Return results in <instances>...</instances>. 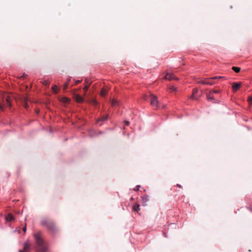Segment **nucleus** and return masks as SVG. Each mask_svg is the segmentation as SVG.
<instances>
[{
    "label": "nucleus",
    "instance_id": "nucleus-1",
    "mask_svg": "<svg viewBox=\"0 0 252 252\" xmlns=\"http://www.w3.org/2000/svg\"><path fill=\"white\" fill-rule=\"evenodd\" d=\"M33 236L35 242V252H46L47 244L42 233L39 231H37L33 233Z\"/></svg>",
    "mask_w": 252,
    "mask_h": 252
},
{
    "label": "nucleus",
    "instance_id": "nucleus-2",
    "mask_svg": "<svg viewBox=\"0 0 252 252\" xmlns=\"http://www.w3.org/2000/svg\"><path fill=\"white\" fill-rule=\"evenodd\" d=\"M40 225L45 227L49 231L52 233H55L58 231L55 222L49 219H43L40 222Z\"/></svg>",
    "mask_w": 252,
    "mask_h": 252
},
{
    "label": "nucleus",
    "instance_id": "nucleus-3",
    "mask_svg": "<svg viewBox=\"0 0 252 252\" xmlns=\"http://www.w3.org/2000/svg\"><path fill=\"white\" fill-rule=\"evenodd\" d=\"M149 99L152 106L156 109L158 108V100L157 96L153 95V94H151L149 96Z\"/></svg>",
    "mask_w": 252,
    "mask_h": 252
},
{
    "label": "nucleus",
    "instance_id": "nucleus-4",
    "mask_svg": "<svg viewBox=\"0 0 252 252\" xmlns=\"http://www.w3.org/2000/svg\"><path fill=\"white\" fill-rule=\"evenodd\" d=\"M209 80H212V79H210V78H205L203 80L198 81L197 83L199 84H201L202 85H213L214 84H215L214 82H210L208 81Z\"/></svg>",
    "mask_w": 252,
    "mask_h": 252
},
{
    "label": "nucleus",
    "instance_id": "nucleus-5",
    "mask_svg": "<svg viewBox=\"0 0 252 252\" xmlns=\"http://www.w3.org/2000/svg\"><path fill=\"white\" fill-rule=\"evenodd\" d=\"M242 85L241 82H234L232 83V88L233 92L236 93L240 88Z\"/></svg>",
    "mask_w": 252,
    "mask_h": 252
},
{
    "label": "nucleus",
    "instance_id": "nucleus-6",
    "mask_svg": "<svg viewBox=\"0 0 252 252\" xmlns=\"http://www.w3.org/2000/svg\"><path fill=\"white\" fill-rule=\"evenodd\" d=\"M31 245L28 240L26 242H25L24 244V248L23 250L25 252H29L30 250Z\"/></svg>",
    "mask_w": 252,
    "mask_h": 252
},
{
    "label": "nucleus",
    "instance_id": "nucleus-7",
    "mask_svg": "<svg viewBox=\"0 0 252 252\" xmlns=\"http://www.w3.org/2000/svg\"><path fill=\"white\" fill-rule=\"evenodd\" d=\"M198 92V90L197 89H194L193 90L192 94L191 96H190L191 99H197L199 96L197 95V93Z\"/></svg>",
    "mask_w": 252,
    "mask_h": 252
},
{
    "label": "nucleus",
    "instance_id": "nucleus-8",
    "mask_svg": "<svg viewBox=\"0 0 252 252\" xmlns=\"http://www.w3.org/2000/svg\"><path fill=\"white\" fill-rule=\"evenodd\" d=\"M165 79L169 80L176 79L177 78L173 74L167 73L165 76Z\"/></svg>",
    "mask_w": 252,
    "mask_h": 252
},
{
    "label": "nucleus",
    "instance_id": "nucleus-9",
    "mask_svg": "<svg viewBox=\"0 0 252 252\" xmlns=\"http://www.w3.org/2000/svg\"><path fill=\"white\" fill-rule=\"evenodd\" d=\"M74 98H75L76 101L79 103L82 102L84 100L83 98L78 94H76L75 95Z\"/></svg>",
    "mask_w": 252,
    "mask_h": 252
},
{
    "label": "nucleus",
    "instance_id": "nucleus-10",
    "mask_svg": "<svg viewBox=\"0 0 252 252\" xmlns=\"http://www.w3.org/2000/svg\"><path fill=\"white\" fill-rule=\"evenodd\" d=\"M143 205H146L147 202L149 200L148 196L144 195L141 197Z\"/></svg>",
    "mask_w": 252,
    "mask_h": 252
},
{
    "label": "nucleus",
    "instance_id": "nucleus-11",
    "mask_svg": "<svg viewBox=\"0 0 252 252\" xmlns=\"http://www.w3.org/2000/svg\"><path fill=\"white\" fill-rule=\"evenodd\" d=\"M5 219L7 221H10L14 220V217L11 214L9 213L5 217Z\"/></svg>",
    "mask_w": 252,
    "mask_h": 252
},
{
    "label": "nucleus",
    "instance_id": "nucleus-12",
    "mask_svg": "<svg viewBox=\"0 0 252 252\" xmlns=\"http://www.w3.org/2000/svg\"><path fill=\"white\" fill-rule=\"evenodd\" d=\"M119 103H120L119 101H118L117 100H115L114 99H113L111 100V105L113 107H115L116 106L119 105Z\"/></svg>",
    "mask_w": 252,
    "mask_h": 252
},
{
    "label": "nucleus",
    "instance_id": "nucleus-13",
    "mask_svg": "<svg viewBox=\"0 0 252 252\" xmlns=\"http://www.w3.org/2000/svg\"><path fill=\"white\" fill-rule=\"evenodd\" d=\"M133 211L138 212L140 210V205L138 204L134 205L132 207Z\"/></svg>",
    "mask_w": 252,
    "mask_h": 252
},
{
    "label": "nucleus",
    "instance_id": "nucleus-14",
    "mask_svg": "<svg viewBox=\"0 0 252 252\" xmlns=\"http://www.w3.org/2000/svg\"><path fill=\"white\" fill-rule=\"evenodd\" d=\"M4 105L8 106H10V105H11L10 99L9 96H7L5 98V103Z\"/></svg>",
    "mask_w": 252,
    "mask_h": 252
},
{
    "label": "nucleus",
    "instance_id": "nucleus-15",
    "mask_svg": "<svg viewBox=\"0 0 252 252\" xmlns=\"http://www.w3.org/2000/svg\"><path fill=\"white\" fill-rule=\"evenodd\" d=\"M107 91L105 89L102 88L100 92V95L102 96H105L107 94Z\"/></svg>",
    "mask_w": 252,
    "mask_h": 252
},
{
    "label": "nucleus",
    "instance_id": "nucleus-16",
    "mask_svg": "<svg viewBox=\"0 0 252 252\" xmlns=\"http://www.w3.org/2000/svg\"><path fill=\"white\" fill-rule=\"evenodd\" d=\"M232 70L236 73H238L241 70V68L237 66H233L232 68Z\"/></svg>",
    "mask_w": 252,
    "mask_h": 252
},
{
    "label": "nucleus",
    "instance_id": "nucleus-17",
    "mask_svg": "<svg viewBox=\"0 0 252 252\" xmlns=\"http://www.w3.org/2000/svg\"><path fill=\"white\" fill-rule=\"evenodd\" d=\"M52 90L56 94L58 93V88L57 86H56V85H54L52 87Z\"/></svg>",
    "mask_w": 252,
    "mask_h": 252
},
{
    "label": "nucleus",
    "instance_id": "nucleus-18",
    "mask_svg": "<svg viewBox=\"0 0 252 252\" xmlns=\"http://www.w3.org/2000/svg\"><path fill=\"white\" fill-rule=\"evenodd\" d=\"M91 82H89V85H85L84 88H83V90L84 91V93L85 94H86V92L87 91L89 86L91 85Z\"/></svg>",
    "mask_w": 252,
    "mask_h": 252
},
{
    "label": "nucleus",
    "instance_id": "nucleus-19",
    "mask_svg": "<svg viewBox=\"0 0 252 252\" xmlns=\"http://www.w3.org/2000/svg\"><path fill=\"white\" fill-rule=\"evenodd\" d=\"M207 99L210 101L214 99V98L213 96H212V94H210L209 93L208 94H207Z\"/></svg>",
    "mask_w": 252,
    "mask_h": 252
},
{
    "label": "nucleus",
    "instance_id": "nucleus-20",
    "mask_svg": "<svg viewBox=\"0 0 252 252\" xmlns=\"http://www.w3.org/2000/svg\"><path fill=\"white\" fill-rule=\"evenodd\" d=\"M107 118H108V115H105V116H102L100 118V119L98 121H104L107 120Z\"/></svg>",
    "mask_w": 252,
    "mask_h": 252
},
{
    "label": "nucleus",
    "instance_id": "nucleus-21",
    "mask_svg": "<svg viewBox=\"0 0 252 252\" xmlns=\"http://www.w3.org/2000/svg\"><path fill=\"white\" fill-rule=\"evenodd\" d=\"M220 92V91L219 90H212L209 92L210 94H212L213 93H219Z\"/></svg>",
    "mask_w": 252,
    "mask_h": 252
},
{
    "label": "nucleus",
    "instance_id": "nucleus-22",
    "mask_svg": "<svg viewBox=\"0 0 252 252\" xmlns=\"http://www.w3.org/2000/svg\"><path fill=\"white\" fill-rule=\"evenodd\" d=\"M62 101H63V102L67 103L69 102V99H68L67 97H63L62 98Z\"/></svg>",
    "mask_w": 252,
    "mask_h": 252
},
{
    "label": "nucleus",
    "instance_id": "nucleus-23",
    "mask_svg": "<svg viewBox=\"0 0 252 252\" xmlns=\"http://www.w3.org/2000/svg\"><path fill=\"white\" fill-rule=\"evenodd\" d=\"M42 84L46 86H49V82L47 80H44L42 82Z\"/></svg>",
    "mask_w": 252,
    "mask_h": 252
},
{
    "label": "nucleus",
    "instance_id": "nucleus-24",
    "mask_svg": "<svg viewBox=\"0 0 252 252\" xmlns=\"http://www.w3.org/2000/svg\"><path fill=\"white\" fill-rule=\"evenodd\" d=\"M223 78V77L217 76L211 77V78H210V79H212V80H214V79H221V78Z\"/></svg>",
    "mask_w": 252,
    "mask_h": 252
},
{
    "label": "nucleus",
    "instance_id": "nucleus-25",
    "mask_svg": "<svg viewBox=\"0 0 252 252\" xmlns=\"http://www.w3.org/2000/svg\"><path fill=\"white\" fill-rule=\"evenodd\" d=\"M91 103L93 105H96L97 104V102L95 99H92Z\"/></svg>",
    "mask_w": 252,
    "mask_h": 252
},
{
    "label": "nucleus",
    "instance_id": "nucleus-26",
    "mask_svg": "<svg viewBox=\"0 0 252 252\" xmlns=\"http://www.w3.org/2000/svg\"><path fill=\"white\" fill-rule=\"evenodd\" d=\"M170 90L171 92H176L177 91V88L174 86H171L170 88Z\"/></svg>",
    "mask_w": 252,
    "mask_h": 252
},
{
    "label": "nucleus",
    "instance_id": "nucleus-27",
    "mask_svg": "<svg viewBox=\"0 0 252 252\" xmlns=\"http://www.w3.org/2000/svg\"><path fill=\"white\" fill-rule=\"evenodd\" d=\"M68 83H65L64 85H63V89L65 90V89H67V88L68 87Z\"/></svg>",
    "mask_w": 252,
    "mask_h": 252
},
{
    "label": "nucleus",
    "instance_id": "nucleus-28",
    "mask_svg": "<svg viewBox=\"0 0 252 252\" xmlns=\"http://www.w3.org/2000/svg\"><path fill=\"white\" fill-rule=\"evenodd\" d=\"M85 81L86 85H89V82H91L89 81V79H85Z\"/></svg>",
    "mask_w": 252,
    "mask_h": 252
},
{
    "label": "nucleus",
    "instance_id": "nucleus-29",
    "mask_svg": "<svg viewBox=\"0 0 252 252\" xmlns=\"http://www.w3.org/2000/svg\"><path fill=\"white\" fill-rule=\"evenodd\" d=\"M248 100L249 101V103L251 104L252 102V96H250L249 97Z\"/></svg>",
    "mask_w": 252,
    "mask_h": 252
},
{
    "label": "nucleus",
    "instance_id": "nucleus-30",
    "mask_svg": "<svg viewBox=\"0 0 252 252\" xmlns=\"http://www.w3.org/2000/svg\"><path fill=\"white\" fill-rule=\"evenodd\" d=\"M23 231L24 233L26 232V224H25V226L23 228Z\"/></svg>",
    "mask_w": 252,
    "mask_h": 252
},
{
    "label": "nucleus",
    "instance_id": "nucleus-31",
    "mask_svg": "<svg viewBox=\"0 0 252 252\" xmlns=\"http://www.w3.org/2000/svg\"><path fill=\"white\" fill-rule=\"evenodd\" d=\"M81 82V80H76V81H75V85H77V84H79Z\"/></svg>",
    "mask_w": 252,
    "mask_h": 252
},
{
    "label": "nucleus",
    "instance_id": "nucleus-32",
    "mask_svg": "<svg viewBox=\"0 0 252 252\" xmlns=\"http://www.w3.org/2000/svg\"><path fill=\"white\" fill-rule=\"evenodd\" d=\"M3 105L2 104H0V109L1 110V111H3Z\"/></svg>",
    "mask_w": 252,
    "mask_h": 252
},
{
    "label": "nucleus",
    "instance_id": "nucleus-33",
    "mask_svg": "<svg viewBox=\"0 0 252 252\" xmlns=\"http://www.w3.org/2000/svg\"><path fill=\"white\" fill-rule=\"evenodd\" d=\"M139 186H136V188L134 189V190L137 191L139 190Z\"/></svg>",
    "mask_w": 252,
    "mask_h": 252
},
{
    "label": "nucleus",
    "instance_id": "nucleus-34",
    "mask_svg": "<svg viewBox=\"0 0 252 252\" xmlns=\"http://www.w3.org/2000/svg\"><path fill=\"white\" fill-rule=\"evenodd\" d=\"M176 186L178 187L179 188H182V187L180 185H179V184H177L176 185Z\"/></svg>",
    "mask_w": 252,
    "mask_h": 252
},
{
    "label": "nucleus",
    "instance_id": "nucleus-35",
    "mask_svg": "<svg viewBox=\"0 0 252 252\" xmlns=\"http://www.w3.org/2000/svg\"><path fill=\"white\" fill-rule=\"evenodd\" d=\"M129 123V122H128V121H126V122H125V124H126V125H127V126H128V125Z\"/></svg>",
    "mask_w": 252,
    "mask_h": 252
},
{
    "label": "nucleus",
    "instance_id": "nucleus-36",
    "mask_svg": "<svg viewBox=\"0 0 252 252\" xmlns=\"http://www.w3.org/2000/svg\"><path fill=\"white\" fill-rule=\"evenodd\" d=\"M19 252H25L24 250H20Z\"/></svg>",
    "mask_w": 252,
    "mask_h": 252
},
{
    "label": "nucleus",
    "instance_id": "nucleus-37",
    "mask_svg": "<svg viewBox=\"0 0 252 252\" xmlns=\"http://www.w3.org/2000/svg\"><path fill=\"white\" fill-rule=\"evenodd\" d=\"M69 81H70V78H69V79H68V80H67V83H68V82H69Z\"/></svg>",
    "mask_w": 252,
    "mask_h": 252
}]
</instances>
